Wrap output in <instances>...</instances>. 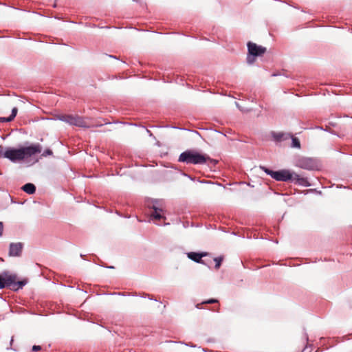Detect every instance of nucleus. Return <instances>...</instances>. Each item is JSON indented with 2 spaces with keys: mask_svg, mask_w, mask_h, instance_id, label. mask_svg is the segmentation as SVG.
<instances>
[{
  "mask_svg": "<svg viewBox=\"0 0 352 352\" xmlns=\"http://www.w3.org/2000/svg\"><path fill=\"white\" fill-rule=\"evenodd\" d=\"M41 151L42 146L38 144L20 148H10L4 152L3 157L13 162H16L31 157L36 153H40Z\"/></svg>",
  "mask_w": 352,
  "mask_h": 352,
  "instance_id": "1",
  "label": "nucleus"
},
{
  "mask_svg": "<svg viewBox=\"0 0 352 352\" xmlns=\"http://www.w3.org/2000/svg\"><path fill=\"white\" fill-rule=\"evenodd\" d=\"M178 161L192 164H204L208 161L214 162V164L217 162L215 160L210 159L208 155L201 154L194 150H187L182 153L179 157Z\"/></svg>",
  "mask_w": 352,
  "mask_h": 352,
  "instance_id": "2",
  "label": "nucleus"
},
{
  "mask_svg": "<svg viewBox=\"0 0 352 352\" xmlns=\"http://www.w3.org/2000/svg\"><path fill=\"white\" fill-rule=\"evenodd\" d=\"M267 175H270L273 179L277 181L287 182L289 180L297 179L303 181L302 178H299L296 174L292 173L289 170L284 169L279 171H273L265 167L261 168Z\"/></svg>",
  "mask_w": 352,
  "mask_h": 352,
  "instance_id": "3",
  "label": "nucleus"
},
{
  "mask_svg": "<svg viewBox=\"0 0 352 352\" xmlns=\"http://www.w3.org/2000/svg\"><path fill=\"white\" fill-rule=\"evenodd\" d=\"M60 120L69 123L72 125H75L79 127H89V125L87 123L85 119L77 115H67L60 114L58 116Z\"/></svg>",
  "mask_w": 352,
  "mask_h": 352,
  "instance_id": "4",
  "label": "nucleus"
},
{
  "mask_svg": "<svg viewBox=\"0 0 352 352\" xmlns=\"http://www.w3.org/2000/svg\"><path fill=\"white\" fill-rule=\"evenodd\" d=\"M248 48L249 55L247 58V60H248V63L250 64L254 63V56H262L266 52L265 47L261 46V45H257L256 43H254L252 42H249L248 43Z\"/></svg>",
  "mask_w": 352,
  "mask_h": 352,
  "instance_id": "5",
  "label": "nucleus"
},
{
  "mask_svg": "<svg viewBox=\"0 0 352 352\" xmlns=\"http://www.w3.org/2000/svg\"><path fill=\"white\" fill-rule=\"evenodd\" d=\"M17 280L16 274H10L8 272H3L0 274V288H5L11 286Z\"/></svg>",
  "mask_w": 352,
  "mask_h": 352,
  "instance_id": "6",
  "label": "nucleus"
},
{
  "mask_svg": "<svg viewBox=\"0 0 352 352\" xmlns=\"http://www.w3.org/2000/svg\"><path fill=\"white\" fill-rule=\"evenodd\" d=\"M23 245L22 243H12L10 244L9 256H20L22 252Z\"/></svg>",
  "mask_w": 352,
  "mask_h": 352,
  "instance_id": "7",
  "label": "nucleus"
},
{
  "mask_svg": "<svg viewBox=\"0 0 352 352\" xmlns=\"http://www.w3.org/2000/svg\"><path fill=\"white\" fill-rule=\"evenodd\" d=\"M208 254L207 252H201V253H197V252H188L187 254L188 257L192 260L193 261L199 263H204V261L201 260V258L206 256H207Z\"/></svg>",
  "mask_w": 352,
  "mask_h": 352,
  "instance_id": "8",
  "label": "nucleus"
},
{
  "mask_svg": "<svg viewBox=\"0 0 352 352\" xmlns=\"http://www.w3.org/2000/svg\"><path fill=\"white\" fill-rule=\"evenodd\" d=\"M298 165L305 169H312L314 167L313 162L311 159L303 158L298 161Z\"/></svg>",
  "mask_w": 352,
  "mask_h": 352,
  "instance_id": "9",
  "label": "nucleus"
},
{
  "mask_svg": "<svg viewBox=\"0 0 352 352\" xmlns=\"http://www.w3.org/2000/svg\"><path fill=\"white\" fill-rule=\"evenodd\" d=\"M162 209L153 206V211L151 214V217L155 220H160L161 219H165L164 216L161 214Z\"/></svg>",
  "mask_w": 352,
  "mask_h": 352,
  "instance_id": "10",
  "label": "nucleus"
},
{
  "mask_svg": "<svg viewBox=\"0 0 352 352\" xmlns=\"http://www.w3.org/2000/svg\"><path fill=\"white\" fill-rule=\"evenodd\" d=\"M26 283L27 282L25 280L17 281V280H16V281L14 282L13 284H12L11 286H9L8 287L11 289L13 291H17L20 288H22L26 284Z\"/></svg>",
  "mask_w": 352,
  "mask_h": 352,
  "instance_id": "11",
  "label": "nucleus"
},
{
  "mask_svg": "<svg viewBox=\"0 0 352 352\" xmlns=\"http://www.w3.org/2000/svg\"><path fill=\"white\" fill-rule=\"evenodd\" d=\"M22 189L23 191H25V192H27L28 194H30V195L34 193L36 191L35 186L31 183H28V184H25L22 187Z\"/></svg>",
  "mask_w": 352,
  "mask_h": 352,
  "instance_id": "12",
  "label": "nucleus"
},
{
  "mask_svg": "<svg viewBox=\"0 0 352 352\" xmlns=\"http://www.w3.org/2000/svg\"><path fill=\"white\" fill-rule=\"evenodd\" d=\"M18 109L16 107H14L12 110V113L8 118H0V122H11L14 120L17 114Z\"/></svg>",
  "mask_w": 352,
  "mask_h": 352,
  "instance_id": "13",
  "label": "nucleus"
},
{
  "mask_svg": "<svg viewBox=\"0 0 352 352\" xmlns=\"http://www.w3.org/2000/svg\"><path fill=\"white\" fill-rule=\"evenodd\" d=\"M292 146L294 148H300V142L298 138L296 137L292 136Z\"/></svg>",
  "mask_w": 352,
  "mask_h": 352,
  "instance_id": "14",
  "label": "nucleus"
},
{
  "mask_svg": "<svg viewBox=\"0 0 352 352\" xmlns=\"http://www.w3.org/2000/svg\"><path fill=\"white\" fill-rule=\"evenodd\" d=\"M216 302H218V300L212 298V299H210L208 300L204 301L201 303L197 304L196 305V307L198 309H201V305H203V304H212V303H216Z\"/></svg>",
  "mask_w": 352,
  "mask_h": 352,
  "instance_id": "15",
  "label": "nucleus"
},
{
  "mask_svg": "<svg viewBox=\"0 0 352 352\" xmlns=\"http://www.w3.org/2000/svg\"><path fill=\"white\" fill-rule=\"evenodd\" d=\"M223 256H219V257H216L214 258V261H215L216 264H215V269L218 270L219 269L220 266H221V262L223 261Z\"/></svg>",
  "mask_w": 352,
  "mask_h": 352,
  "instance_id": "16",
  "label": "nucleus"
},
{
  "mask_svg": "<svg viewBox=\"0 0 352 352\" xmlns=\"http://www.w3.org/2000/svg\"><path fill=\"white\" fill-rule=\"evenodd\" d=\"M272 135L275 140L281 141L283 138L284 134L282 133H273Z\"/></svg>",
  "mask_w": 352,
  "mask_h": 352,
  "instance_id": "17",
  "label": "nucleus"
},
{
  "mask_svg": "<svg viewBox=\"0 0 352 352\" xmlns=\"http://www.w3.org/2000/svg\"><path fill=\"white\" fill-rule=\"evenodd\" d=\"M52 155V151L51 149H49V148L46 149L43 152V153L42 154V155L45 156V157L47 156V155Z\"/></svg>",
  "mask_w": 352,
  "mask_h": 352,
  "instance_id": "18",
  "label": "nucleus"
},
{
  "mask_svg": "<svg viewBox=\"0 0 352 352\" xmlns=\"http://www.w3.org/2000/svg\"><path fill=\"white\" fill-rule=\"evenodd\" d=\"M41 349V347L38 345H34L32 346L33 351H40Z\"/></svg>",
  "mask_w": 352,
  "mask_h": 352,
  "instance_id": "19",
  "label": "nucleus"
},
{
  "mask_svg": "<svg viewBox=\"0 0 352 352\" xmlns=\"http://www.w3.org/2000/svg\"><path fill=\"white\" fill-rule=\"evenodd\" d=\"M3 230V225L2 222H0V236L2 235Z\"/></svg>",
  "mask_w": 352,
  "mask_h": 352,
  "instance_id": "20",
  "label": "nucleus"
},
{
  "mask_svg": "<svg viewBox=\"0 0 352 352\" xmlns=\"http://www.w3.org/2000/svg\"><path fill=\"white\" fill-rule=\"evenodd\" d=\"M3 153H3L2 146H0V157H1L2 156L3 157Z\"/></svg>",
  "mask_w": 352,
  "mask_h": 352,
  "instance_id": "21",
  "label": "nucleus"
}]
</instances>
